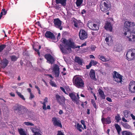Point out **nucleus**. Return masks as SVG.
<instances>
[{
  "label": "nucleus",
  "mask_w": 135,
  "mask_h": 135,
  "mask_svg": "<svg viewBox=\"0 0 135 135\" xmlns=\"http://www.w3.org/2000/svg\"><path fill=\"white\" fill-rule=\"evenodd\" d=\"M101 120L103 124H109L111 123L110 118L109 117H108L106 118H102Z\"/></svg>",
  "instance_id": "obj_22"
},
{
  "label": "nucleus",
  "mask_w": 135,
  "mask_h": 135,
  "mask_svg": "<svg viewBox=\"0 0 135 135\" xmlns=\"http://www.w3.org/2000/svg\"><path fill=\"white\" fill-rule=\"evenodd\" d=\"M60 89L65 94H66V93L65 90V89L63 88L62 87H60Z\"/></svg>",
  "instance_id": "obj_50"
},
{
  "label": "nucleus",
  "mask_w": 135,
  "mask_h": 135,
  "mask_svg": "<svg viewBox=\"0 0 135 135\" xmlns=\"http://www.w3.org/2000/svg\"><path fill=\"white\" fill-rule=\"evenodd\" d=\"M115 126L117 131L118 133L119 134L121 129V128L120 127V126L117 124H115Z\"/></svg>",
  "instance_id": "obj_33"
},
{
  "label": "nucleus",
  "mask_w": 135,
  "mask_h": 135,
  "mask_svg": "<svg viewBox=\"0 0 135 135\" xmlns=\"http://www.w3.org/2000/svg\"><path fill=\"white\" fill-rule=\"evenodd\" d=\"M75 126L77 128V129L80 132H81L82 131V130L81 128L83 129L82 125H80L79 123H77L76 125H75Z\"/></svg>",
  "instance_id": "obj_30"
},
{
  "label": "nucleus",
  "mask_w": 135,
  "mask_h": 135,
  "mask_svg": "<svg viewBox=\"0 0 135 135\" xmlns=\"http://www.w3.org/2000/svg\"><path fill=\"white\" fill-rule=\"evenodd\" d=\"M129 112V111L126 110H125L123 111L124 115L126 118H127L128 117V114Z\"/></svg>",
  "instance_id": "obj_35"
},
{
  "label": "nucleus",
  "mask_w": 135,
  "mask_h": 135,
  "mask_svg": "<svg viewBox=\"0 0 135 135\" xmlns=\"http://www.w3.org/2000/svg\"><path fill=\"white\" fill-rule=\"evenodd\" d=\"M50 84L53 86L56 87V85L55 83L52 81H51L50 83Z\"/></svg>",
  "instance_id": "obj_47"
},
{
  "label": "nucleus",
  "mask_w": 135,
  "mask_h": 135,
  "mask_svg": "<svg viewBox=\"0 0 135 135\" xmlns=\"http://www.w3.org/2000/svg\"><path fill=\"white\" fill-rule=\"evenodd\" d=\"M83 0H77L76 3L77 7H79L82 4Z\"/></svg>",
  "instance_id": "obj_34"
},
{
  "label": "nucleus",
  "mask_w": 135,
  "mask_h": 135,
  "mask_svg": "<svg viewBox=\"0 0 135 135\" xmlns=\"http://www.w3.org/2000/svg\"><path fill=\"white\" fill-rule=\"evenodd\" d=\"M59 113L60 114H61L63 113V111L61 110H60L59 112Z\"/></svg>",
  "instance_id": "obj_61"
},
{
  "label": "nucleus",
  "mask_w": 135,
  "mask_h": 135,
  "mask_svg": "<svg viewBox=\"0 0 135 135\" xmlns=\"http://www.w3.org/2000/svg\"><path fill=\"white\" fill-rule=\"evenodd\" d=\"M60 33H59L57 36V39L56 38V40H57V41L60 38Z\"/></svg>",
  "instance_id": "obj_54"
},
{
  "label": "nucleus",
  "mask_w": 135,
  "mask_h": 135,
  "mask_svg": "<svg viewBox=\"0 0 135 135\" xmlns=\"http://www.w3.org/2000/svg\"><path fill=\"white\" fill-rule=\"evenodd\" d=\"M30 94V96L29 98L31 99H32L34 97V95L32 93H31Z\"/></svg>",
  "instance_id": "obj_49"
},
{
  "label": "nucleus",
  "mask_w": 135,
  "mask_h": 135,
  "mask_svg": "<svg viewBox=\"0 0 135 135\" xmlns=\"http://www.w3.org/2000/svg\"><path fill=\"white\" fill-rule=\"evenodd\" d=\"M79 37L81 40H84L86 38L88 37L87 32L84 30H80L79 33Z\"/></svg>",
  "instance_id": "obj_11"
},
{
  "label": "nucleus",
  "mask_w": 135,
  "mask_h": 135,
  "mask_svg": "<svg viewBox=\"0 0 135 135\" xmlns=\"http://www.w3.org/2000/svg\"><path fill=\"white\" fill-rule=\"evenodd\" d=\"M128 88L129 91L132 93H135V82L134 81H131Z\"/></svg>",
  "instance_id": "obj_13"
},
{
  "label": "nucleus",
  "mask_w": 135,
  "mask_h": 135,
  "mask_svg": "<svg viewBox=\"0 0 135 135\" xmlns=\"http://www.w3.org/2000/svg\"><path fill=\"white\" fill-rule=\"evenodd\" d=\"M53 7L56 9L57 10H59L60 8V6L59 5H57V4H55L53 6Z\"/></svg>",
  "instance_id": "obj_44"
},
{
  "label": "nucleus",
  "mask_w": 135,
  "mask_h": 135,
  "mask_svg": "<svg viewBox=\"0 0 135 135\" xmlns=\"http://www.w3.org/2000/svg\"><path fill=\"white\" fill-rule=\"evenodd\" d=\"M10 58L12 61L14 62L17 60L18 58L16 56L13 55L10 56Z\"/></svg>",
  "instance_id": "obj_36"
},
{
  "label": "nucleus",
  "mask_w": 135,
  "mask_h": 135,
  "mask_svg": "<svg viewBox=\"0 0 135 135\" xmlns=\"http://www.w3.org/2000/svg\"><path fill=\"white\" fill-rule=\"evenodd\" d=\"M89 57L90 58L95 59V57L93 55H90L89 56Z\"/></svg>",
  "instance_id": "obj_58"
},
{
  "label": "nucleus",
  "mask_w": 135,
  "mask_h": 135,
  "mask_svg": "<svg viewBox=\"0 0 135 135\" xmlns=\"http://www.w3.org/2000/svg\"><path fill=\"white\" fill-rule=\"evenodd\" d=\"M53 70H59V69L57 65L56 64L54 65Z\"/></svg>",
  "instance_id": "obj_41"
},
{
  "label": "nucleus",
  "mask_w": 135,
  "mask_h": 135,
  "mask_svg": "<svg viewBox=\"0 0 135 135\" xmlns=\"http://www.w3.org/2000/svg\"><path fill=\"white\" fill-rule=\"evenodd\" d=\"M92 104L93 105L94 107H95V108H96V104L95 103H94V102L92 103Z\"/></svg>",
  "instance_id": "obj_63"
},
{
  "label": "nucleus",
  "mask_w": 135,
  "mask_h": 135,
  "mask_svg": "<svg viewBox=\"0 0 135 135\" xmlns=\"http://www.w3.org/2000/svg\"><path fill=\"white\" fill-rule=\"evenodd\" d=\"M61 41L62 43L64 44L65 47L67 50H71V48L75 49V43L71 39H70L67 40L64 38H62Z\"/></svg>",
  "instance_id": "obj_4"
},
{
  "label": "nucleus",
  "mask_w": 135,
  "mask_h": 135,
  "mask_svg": "<svg viewBox=\"0 0 135 135\" xmlns=\"http://www.w3.org/2000/svg\"><path fill=\"white\" fill-rule=\"evenodd\" d=\"M75 61L80 65H82L83 64V60L78 57H75Z\"/></svg>",
  "instance_id": "obj_25"
},
{
  "label": "nucleus",
  "mask_w": 135,
  "mask_h": 135,
  "mask_svg": "<svg viewBox=\"0 0 135 135\" xmlns=\"http://www.w3.org/2000/svg\"><path fill=\"white\" fill-rule=\"evenodd\" d=\"M45 57L50 63L52 64L54 61L53 58L50 54L45 55Z\"/></svg>",
  "instance_id": "obj_16"
},
{
  "label": "nucleus",
  "mask_w": 135,
  "mask_h": 135,
  "mask_svg": "<svg viewBox=\"0 0 135 135\" xmlns=\"http://www.w3.org/2000/svg\"><path fill=\"white\" fill-rule=\"evenodd\" d=\"M98 58L101 60L103 61H105L106 60V59L105 57L103 56L99 55V56Z\"/></svg>",
  "instance_id": "obj_43"
},
{
  "label": "nucleus",
  "mask_w": 135,
  "mask_h": 135,
  "mask_svg": "<svg viewBox=\"0 0 135 135\" xmlns=\"http://www.w3.org/2000/svg\"><path fill=\"white\" fill-rule=\"evenodd\" d=\"M95 48L96 47L95 46H92L91 47V49L92 51H93L95 50Z\"/></svg>",
  "instance_id": "obj_52"
},
{
  "label": "nucleus",
  "mask_w": 135,
  "mask_h": 135,
  "mask_svg": "<svg viewBox=\"0 0 135 135\" xmlns=\"http://www.w3.org/2000/svg\"><path fill=\"white\" fill-rule=\"evenodd\" d=\"M16 93L18 96L19 97L21 98L23 100H25V99L24 98L23 96L21 94V93L18 91H17Z\"/></svg>",
  "instance_id": "obj_38"
},
{
  "label": "nucleus",
  "mask_w": 135,
  "mask_h": 135,
  "mask_svg": "<svg viewBox=\"0 0 135 135\" xmlns=\"http://www.w3.org/2000/svg\"><path fill=\"white\" fill-rule=\"evenodd\" d=\"M61 74H62V75H66V73L64 72V71H62L61 72Z\"/></svg>",
  "instance_id": "obj_62"
},
{
  "label": "nucleus",
  "mask_w": 135,
  "mask_h": 135,
  "mask_svg": "<svg viewBox=\"0 0 135 135\" xmlns=\"http://www.w3.org/2000/svg\"><path fill=\"white\" fill-rule=\"evenodd\" d=\"M35 50L37 52L38 55L39 56L40 55V53L39 51L37 49H35Z\"/></svg>",
  "instance_id": "obj_57"
},
{
  "label": "nucleus",
  "mask_w": 135,
  "mask_h": 135,
  "mask_svg": "<svg viewBox=\"0 0 135 135\" xmlns=\"http://www.w3.org/2000/svg\"><path fill=\"white\" fill-rule=\"evenodd\" d=\"M8 61L6 59H4L1 61L0 63V66L3 68H4L7 65Z\"/></svg>",
  "instance_id": "obj_20"
},
{
  "label": "nucleus",
  "mask_w": 135,
  "mask_h": 135,
  "mask_svg": "<svg viewBox=\"0 0 135 135\" xmlns=\"http://www.w3.org/2000/svg\"><path fill=\"white\" fill-rule=\"evenodd\" d=\"M126 56L128 61L135 59V49H131L127 50Z\"/></svg>",
  "instance_id": "obj_6"
},
{
  "label": "nucleus",
  "mask_w": 135,
  "mask_h": 135,
  "mask_svg": "<svg viewBox=\"0 0 135 135\" xmlns=\"http://www.w3.org/2000/svg\"><path fill=\"white\" fill-rule=\"evenodd\" d=\"M44 100V102H42V101H40V103L41 104L43 105V106H42L43 109L45 110H46V103L47 102V97H45Z\"/></svg>",
  "instance_id": "obj_24"
},
{
  "label": "nucleus",
  "mask_w": 135,
  "mask_h": 135,
  "mask_svg": "<svg viewBox=\"0 0 135 135\" xmlns=\"http://www.w3.org/2000/svg\"><path fill=\"white\" fill-rule=\"evenodd\" d=\"M9 95L12 97H15V94L13 92H11L10 93Z\"/></svg>",
  "instance_id": "obj_53"
},
{
  "label": "nucleus",
  "mask_w": 135,
  "mask_h": 135,
  "mask_svg": "<svg viewBox=\"0 0 135 135\" xmlns=\"http://www.w3.org/2000/svg\"><path fill=\"white\" fill-rule=\"evenodd\" d=\"M30 128L32 131L34 133V135H42L40 133L39 129L37 128V127H31Z\"/></svg>",
  "instance_id": "obj_18"
},
{
  "label": "nucleus",
  "mask_w": 135,
  "mask_h": 135,
  "mask_svg": "<svg viewBox=\"0 0 135 135\" xmlns=\"http://www.w3.org/2000/svg\"><path fill=\"white\" fill-rule=\"evenodd\" d=\"M114 80L117 82L118 83H120L121 84L122 78L121 75L115 71L113 75Z\"/></svg>",
  "instance_id": "obj_8"
},
{
  "label": "nucleus",
  "mask_w": 135,
  "mask_h": 135,
  "mask_svg": "<svg viewBox=\"0 0 135 135\" xmlns=\"http://www.w3.org/2000/svg\"><path fill=\"white\" fill-rule=\"evenodd\" d=\"M122 125L123 127L129 129L130 128L131 126L127 123H123Z\"/></svg>",
  "instance_id": "obj_40"
},
{
  "label": "nucleus",
  "mask_w": 135,
  "mask_h": 135,
  "mask_svg": "<svg viewBox=\"0 0 135 135\" xmlns=\"http://www.w3.org/2000/svg\"><path fill=\"white\" fill-rule=\"evenodd\" d=\"M115 119L117 121H119L120 120V116L119 115H118L115 117Z\"/></svg>",
  "instance_id": "obj_45"
},
{
  "label": "nucleus",
  "mask_w": 135,
  "mask_h": 135,
  "mask_svg": "<svg viewBox=\"0 0 135 135\" xmlns=\"http://www.w3.org/2000/svg\"><path fill=\"white\" fill-rule=\"evenodd\" d=\"M87 26L90 29L92 30H97L99 29L98 26L92 22H88Z\"/></svg>",
  "instance_id": "obj_9"
},
{
  "label": "nucleus",
  "mask_w": 135,
  "mask_h": 135,
  "mask_svg": "<svg viewBox=\"0 0 135 135\" xmlns=\"http://www.w3.org/2000/svg\"><path fill=\"white\" fill-rule=\"evenodd\" d=\"M52 122L54 126H58L61 128L62 127L60 121L56 118L54 117L52 118Z\"/></svg>",
  "instance_id": "obj_10"
},
{
  "label": "nucleus",
  "mask_w": 135,
  "mask_h": 135,
  "mask_svg": "<svg viewBox=\"0 0 135 135\" xmlns=\"http://www.w3.org/2000/svg\"><path fill=\"white\" fill-rule=\"evenodd\" d=\"M57 135H64L63 133L60 131H59L57 132Z\"/></svg>",
  "instance_id": "obj_48"
},
{
  "label": "nucleus",
  "mask_w": 135,
  "mask_h": 135,
  "mask_svg": "<svg viewBox=\"0 0 135 135\" xmlns=\"http://www.w3.org/2000/svg\"><path fill=\"white\" fill-rule=\"evenodd\" d=\"M27 90L29 92L30 94L31 93H32L31 92V89L30 88H28L27 89Z\"/></svg>",
  "instance_id": "obj_59"
},
{
  "label": "nucleus",
  "mask_w": 135,
  "mask_h": 135,
  "mask_svg": "<svg viewBox=\"0 0 135 135\" xmlns=\"http://www.w3.org/2000/svg\"><path fill=\"white\" fill-rule=\"evenodd\" d=\"M105 29L111 32L112 30V25L110 22H107L104 26Z\"/></svg>",
  "instance_id": "obj_19"
},
{
  "label": "nucleus",
  "mask_w": 135,
  "mask_h": 135,
  "mask_svg": "<svg viewBox=\"0 0 135 135\" xmlns=\"http://www.w3.org/2000/svg\"><path fill=\"white\" fill-rule=\"evenodd\" d=\"M106 99L109 102H112L111 99L109 97H107L106 98Z\"/></svg>",
  "instance_id": "obj_51"
},
{
  "label": "nucleus",
  "mask_w": 135,
  "mask_h": 135,
  "mask_svg": "<svg viewBox=\"0 0 135 135\" xmlns=\"http://www.w3.org/2000/svg\"><path fill=\"white\" fill-rule=\"evenodd\" d=\"M54 23L55 26L61 30L62 29V27L61 26L62 22L59 19H55L54 20Z\"/></svg>",
  "instance_id": "obj_12"
},
{
  "label": "nucleus",
  "mask_w": 135,
  "mask_h": 135,
  "mask_svg": "<svg viewBox=\"0 0 135 135\" xmlns=\"http://www.w3.org/2000/svg\"><path fill=\"white\" fill-rule=\"evenodd\" d=\"M81 122L83 125L85 124V122L84 120H81Z\"/></svg>",
  "instance_id": "obj_60"
},
{
  "label": "nucleus",
  "mask_w": 135,
  "mask_h": 135,
  "mask_svg": "<svg viewBox=\"0 0 135 135\" xmlns=\"http://www.w3.org/2000/svg\"><path fill=\"white\" fill-rule=\"evenodd\" d=\"M131 116L132 117L133 119L135 120V116H134L132 114H131Z\"/></svg>",
  "instance_id": "obj_55"
},
{
  "label": "nucleus",
  "mask_w": 135,
  "mask_h": 135,
  "mask_svg": "<svg viewBox=\"0 0 135 135\" xmlns=\"http://www.w3.org/2000/svg\"><path fill=\"white\" fill-rule=\"evenodd\" d=\"M98 92L100 97L101 98V99H104L105 98V96L104 95V92L101 89H99L98 90Z\"/></svg>",
  "instance_id": "obj_26"
},
{
  "label": "nucleus",
  "mask_w": 135,
  "mask_h": 135,
  "mask_svg": "<svg viewBox=\"0 0 135 135\" xmlns=\"http://www.w3.org/2000/svg\"><path fill=\"white\" fill-rule=\"evenodd\" d=\"M122 120L123 122H128L127 120L124 117L122 118Z\"/></svg>",
  "instance_id": "obj_56"
},
{
  "label": "nucleus",
  "mask_w": 135,
  "mask_h": 135,
  "mask_svg": "<svg viewBox=\"0 0 135 135\" xmlns=\"http://www.w3.org/2000/svg\"><path fill=\"white\" fill-rule=\"evenodd\" d=\"M6 11H5V10L4 9H2V11L1 13V14H2L3 15H5L6 14Z\"/></svg>",
  "instance_id": "obj_46"
},
{
  "label": "nucleus",
  "mask_w": 135,
  "mask_h": 135,
  "mask_svg": "<svg viewBox=\"0 0 135 135\" xmlns=\"http://www.w3.org/2000/svg\"><path fill=\"white\" fill-rule=\"evenodd\" d=\"M89 75L90 77L93 80L96 81L97 80L95 78V73L94 71L91 69Z\"/></svg>",
  "instance_id": "obj_21"
},
{
  "label": "nucleus",
  "mask_w": 135,
  "mask_h": 135,
  "mask_svg": "<svg viewBox=\"0 0 135 135\" xmlns=\"http://www.w3.org/2000/svg\"><path fill=\"white\" fill-rule=\"evenodd\" d=\"M69 96L70 97L72 100L75 103H76V104H77L79 103V97L78 94H77V97H76L75 94L73 93L69 94Z\"/></svg>",
  "instance_id": "obj_14"
},
{
  "label": "nucleus",
  "mask_w": 135,
  "mask_h": 135,
  "mask_svg": "<svg viewBox=\"0 0 135 135\" xmlns=\"http://www.w3.org/2000/svg\"><path fill=\"white\" fill-rule=\"evenodd\" d=\"M13 110L18 113L20 115L25 117L26 114L27 109L25 107L20 105L16 104L13 106Z\"/></svg>",
  "instance_id": "obj_2"
},
{
  "label": "nucleus",
  "mask_w": 135,
  "mask_h": 135,
  "mask_svg": "<svg viewBox=\"0 0 135 135\" xmlns=\"http://www.w3.org/2000/svg\"><path fill=\"white\" fill-rule=\"evenodd\" d=\"M60 48L62 53L66 54L67 53V49H65L63 47L61 44L60 45Z\"/></svg>",
  "instance_id": "obj_31"
},
{
  "label": "nucleus",
  "mask_w": 135,
  "mask_h": 135,
  "mask_svg": "<svg viewBox=\"0 0 135 135\" xmlns=\"http://www.w3.org/2000/svg\"><path fill=\"white\" fill-rule=\"evenodd\" d=\"M105 40L107 43H108V42H109V41L110 42H111L113 41L112 39V37L110 35H108V36L106 37L105 39Z\"/></svg>",
  "instance_id": "obj_28"
},
{
  "label": "nucleus",
  "mask_w": 135,
  "mask_h": 135,
  "mask_svg": "<svg viewBox=\"0 0 135 135\" xmlns=\"http://www.w3.org/2000/svg\"><path fill=\"white\" fill-rule=\"evenodd\" d=\"M74 85L76 87L79 88H82L84 87V82L83 80L80 77L75 76L73 79Z\"/></svg>",
  "instance_id": "obj_3"
},
{
  "label": "nucleus",
  "mask_w": 135,
  "mask_h": 135,
  "mask_svg": "<svg viewBox=\"0 0 135 135\" xmlns=\"http://www.w3.org/2000/svg\"><path fill=\"white\" fill-rule=\"evenodd\" d=\"M24 124L27 126H34V124L32 123L28 122H25L24 123Z\"/></svg>",
  "instance_id": "obj_42"
},
{
  "label": "nucleus",
  "mask_w": 135,
  "mask_h": 135,
  "mask_svg": "<svg viewBox=\"0 0 135 135\" xmlns=\"http://www.w3.org/2000/svg\"><path fill=\"white\" fill-rule=\"evenodd\" d=\"M57 4H60L62 6H65L66 4V0H55Z\"/></svg>",
  "instance_id": "obj_23"
},
{
  "label": "nucleus",
  "mask_w": 135,
  "mask_h": 135,
  "mask_svg": "<svg viewBox=\"0 0 135 135\" xmlns=\"http://www.w3.org/2000/svg\"><path fill=\"white\" fill-rule=\"evenodd\" d=\"M18 131L20 135H26L25 131L22 128H18Z\"/></svg>",
  "instance_id": "obj_29"
},
{
  "label": "nucleus",
  "mask_w": 135,
  "mask_h": 135,
  "mask_svg": "<svg viewBox=\"0 0 135 135\" xmlns=\"http://www.w3.org/2000/svg\"><path fill=\"white\" fill-rule=\"evenodd\" d=\"M45 37L48 38L52 40L54 42L57 41V40L56 39V38L54 34L49 31H47L45 34Z\"/></svg>",
  "instance_id": "obj_7"
},
{
  "label": "nucleus",
  "mask_w": 135,
  "mask_h": 135,
  "mask_svg": "<svg viewBox=\"0 0 135 135\" xmlns=\"http://www.w3.org/2000/svg\"><path fill=\"white\" fill-rule=\"evenodd\" d=\"M110 7V3L105 1L102 2L100 5L101 10L104 12H106L109 10Z\"/></svg>",
  "instance_id": "obj_5"
},
{
  "label": "nucleus",
  "mask_w": 135,
  "mask_h": 135,
  "mask_svg": "<svg viewBox=\"0 0 135 135\" xmlns=\"http://www.w3.org/2000/svg\"><path fill=\"white\" fill-rule=\"evenodd\" d=\"M53 71L54 73L55 76L58 77L60 74L59 70H53Z\"/></svg>",
  "instance_id": "obj_37"
},
{
  "label": "nucleus",
  "mask_w": 135,
  "mask_h": 135,
  "mask_svg": "<svg viewBox=\"0 0 135 135\" xmlns=\"http://www.w3.org/2000/svg\"><path fill=\"white\" fill-rule=\"evenodd\" d=\"M99 63L97 61H96L94 60H91L90 61L89 65H88L86 66V68L87 69H88L90 68L91 66H92L97 65L98 66L99 65Z\"/></svg>",
  "instance_id": "obj_17"
},
{
  "label": "nucleus",
  "mask_w": 135,
  "mask_h": 135,
  "mask_svg": "<svg viewBox=\"0 0 135 135\" xmlns=\"http://www.w3.org/2000/svg\"><path fill=\"white\" fill-rule=\"evenodd\" d=\"M6 45H0V52H2L3 49L6 48Z\"/></svg>",
  "instance_id": "obj_39"
},
{
  "label": "nucleus",
  "mask_w": 135,
  "mask_h": 135,
  "mask_svg": "<svg viewBox=\"0 0 135 135\" xmlns=\"http://www.w3.org/2000/svg\"><path fill=\"white\" fill-rule=\"evenodd\" d=\"M123 33L130 42H135V23L128 21L125 22Z\"/></svg>",
  "instance_id": "obj_1"
},
{
  "label": "nucleus",
  "mask_w": 135,
  "mask_h": 135,
  "mask_svg": "<svg viewBox=\"0 0 135 135\" xmlns=\"http://www.w3.org/2000/svg\"><path fill=\"white\" fill-rule=\"evenodd\" d=\"M122 135H133L132 132L127 131H123L122 133Z\"/></svg>",
  "instance_id": "obj_32"
},
{
  "label": "nucleus",
  "mask_w": 135,
  "mask_h": 135,
  "mask_svg": "<svg viewBox=\"0 0 135 135\" xmlns=\"http://www.w3.org/2000/svg\"><path fill=\"white\" fill-rule=\"evenodd\" d=\"M23 83H23V82H22V83H18V86H20L23 84Z\"/></svg>",
  "instance_id": "obj_64"
},
{
  "label": "nucleus",
  "mask_w": 135,
  "mask_h": 135,
  "mask_svg": "<svg viewBox=\"0 0 135 135\" xmlns=\"http://www.w3.org/2000/svg\"><path fill=\"white\" fill-rule=\"evenodd\" d=\"M55 98L57 102L60 104L64 103L65 102V98L62 96H60L58 94H56Z\"/></svg>",
  "instance_id": "obj_15"
},
{
  "label": "nucleus",
  "mask_w": 135,
  "mask_h": 135,
  "mask_svg": "<svg viewBox=\"0 0 135 135\" xmlns=\"http://www.w3.org/2000/svg\"><path fill=\"white\" fill-rule=\"evenodd\" d=\"M82 23L80 21L77 20L74 21V26L76 28H79L80 25H81Z\"/></svg>",
  "instance_id": "obj_27"
}]
</instances>
